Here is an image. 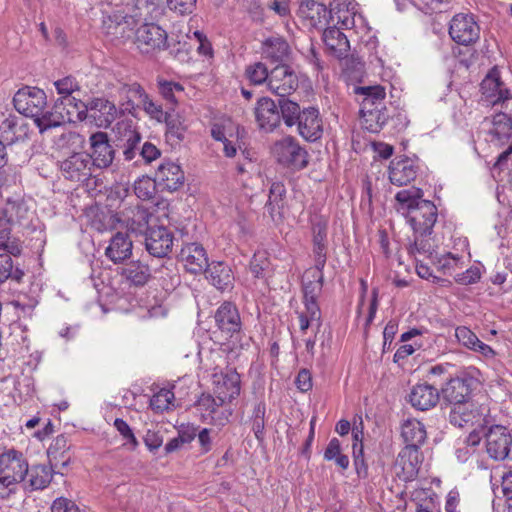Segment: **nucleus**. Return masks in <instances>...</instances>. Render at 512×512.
Listing matches in <instances>:
<instances>
[{
    "label": "nucleus",
    "instance_id": "f257e3e1",
    "mask_svg": "<svg viewBox=\"0 0 512 512\" xmlns=\"http://www.w3.org/2000/svg\"><path fill=\"white\" fill-rule=\"evenodd\" d=\"M28 473L23 453L9 449L0 453V499H8Z\"/></svg>",
    "mask_w": 512,
    "mask_h": 512
},
{
    "label": "nucleus",
    "instance_id": "f03ea898",
    "mask_svg": "<svg viewBox=\"0 0 512 512\" xmlns=\"http://www.w3.org/2000/svg\"><path fill=\"white\" fill-rule=\"evenodd\" d=\"M128 8V11L115 10L104 17L103 23L107 27V32L117 29L123 23H129V19L145 21L157 20L161 17L163 9L160 5V0H135L133 7ZM114 34L116 32H113Z\"/></svg>",
    "mask_w": 512,
    "mask_h": 512
},
{
    "label": "nucleus",
    "instance_id": "7ed1b4c3",
    "mask_svg": "<svg viewBox=\"0 0 512 512\" xmlns=\"http://www.w3.org/2000/svg\"><path fill=\"white\" fill-rule=\"evenodd\" d=\"M329 19L330 24L353 30L355 34H366L369 31L368 23L354 0H334L331 3Z\"/></svg>",
    "mask_w": 512,
    "mask_h": 512
},
{
    "label": "nucleus",
    "instance_id": "20e7f679",
    "mask_svg": "<svg viewBox=\"0 0 512 512\" xmlns=\"http://www.w3.org/2000/svg\"><path fill=\"white\" fill-rule=\"evenodd\" d=\"M485 121L491 125L488 130L489 142L497 147L508 144V147L499 154L495 164V166L502 168L512 154V142L510 141L512 139V120L506 113L501 112Z\"/></svg>",
    "mask_w": 512,
    "mask_h": 512
},
{
    "label": "nucleus",
    "instance_id": "39448f33",
    "mask_svg": "<svg viewBox=\"0 0 512 512\" xmlns=\"http://www.w3.org/2000/svg\"><path fill=\"white\" fill-rule=\"evenodd\" d=\"M272 153L277 162L284 167L301 170L308 165V153L293 137H285L277 141Z\"/></svg>",
    "mask_w": 512,
    "mask_h": 512
},
{
    "label": "nucleus",
    "instance_id": "423d86ee",
    "mask_svg": "<svg viewBox=\"0 0 512 512\" xmlns=\"http://www.w3.org/2000/svg\"><path fill=\"white\" fill-rule=\"evenodd\" d=\"M476 373H478V371L472 369L471 371H464L457 377L450 379L442 388L444 399L453 406L470 402V395L478 384V379L474 375Z\"/></svg>",
    "mask_w": 512,
    "mask_h": 512
},
{
    "label": "nucleus",
    "instance_id": "0eeeda50",
    "mask_svg": "<svg viewBox=\"0 0 512 512\" xmlns=\"http://www.w3.org/2000/svg\"><path fill=\"white\" fill-rule=\"evenodd\" d=\"M135 43L142 53H154L168 47V35L159 25L145 22L136 30Z\"/></svg>",
    "mask_w": 512,
    "mask_h": 512
},
{
    "label": "nucleus",
    "instance_id": "6e6552de",
    "mask_svg": "<svg viewBox=\"0 0 512 512\" xmlns=\"http://www.w3.org/2000/svg\"><path fill=\"white\" fill-rule=\"evenodd\" d=\"M13 104L20 114L34 118L40 115L42 108L47 107V96L40 88L25 86L15 93Z\"/></svg>",
    "mask_w": 512,
    "mask_h": 512
},
{
    "label": "nucleus",
    "instance_id": "1a4fd4ad",
    "mask_svg": "<svg viewBox=\"0 0 512 512\" xmlns=\"http://www.w3.org/2000/svg\"><path fill=\"white\" fill-rule=\"evenodd\" d=\"M61 175L69 181L85 182L92 176L93 163L86 152H74L59 161Z\"/></svg>",
    "mask_w": 512,
    "mask_h": 512
},
{
    "label": "nucleus",
    "instance_id": "9d476101",
    "mask_svg": "<svg viewBox=\"0 0 512 512\" xmlns=\"http://www.w3.org/2000/svg\"><path fill=\"white\" fill-rule=\"evenodd\" d=\"M224 403L210 394H202L196 403V410L203 422L224 426L231 415V412L223 406Z\"/></svg>",
    "mask_w": 512,
    "mask_h": 512
},
{
    "label": "nucleus",
    "instance_id": "9b49d317",
    "mask_svg": "<svg viewBox=\"0 0 512 512\" xmlns=\"http://www.w3.org/2000/svg\"><path fill=\"white\" fill-rule=\"evenodd\" d=\"M449 34L456 43L469 45L478 40L480 28L472 15L457 14L450 22Z\"/></svg>",
    "mask_w": 512,
    "mask_h": 512
},
{
    "label": "nucleus",
    "instance_id": "f8f14e48",
    "mask_svg": "<svg viewBox=\"0 0 512 512\" xmlns=\"http://www.w3.org/2000/svg\"><path fill=\"white\" fill-rule=\"evenodd\" d=\"M267 87L273 94L284 98L297 89L298 77L290 67L279 65L271 70Z\"/></svg>",
    "mask_w": 512,
    "mask_h": 512
},
{
    "label": "nucleus",
    "instance_id": "ddd939ff",
    "mask_svg": "<svg viewBox=\"0 0 512 512\" xmlns=\"http://www.w3.org/2000/svg\"><path fill=\"white\" fill-rule=\"evenodd\" d=\"M512 445V436L506 427L492 426L486 433V450L494 460H504L508 457Z\"/></svg>",
    "mask_w": 512,
    "mask_h": 512
},
{
    "label": "nucleus",
    "instance_id": "4468645a",
    "mask_svg": "<svg viewBox=\"0 0 512 512\" xmlns=\"http://www.w3.org/2000/svg\"><path fill=\"white\" fill-rule=\"evenodd\" d=\"M174 235L167 227L153 226L145 234V246L149 254L162 258L167 256L173 248Z\"/></svg>",
    "mask_w": 512,
    "mask_h": 512
},
{
    "label": "nucleus",
    "instance_id": "2eb2a0df",
    "mask_svg": "<svg viewBox=\"0 0 512 512\" xmlns=\"http://www.w3.org/2000/svg\"><path fill=\"white\" fill-rule=\"evenodd\" d=\"M91 163L93 167L108 168L115 157V151L111 146L108 135L105 132H95L89 137Z\"/></svg>",
    "mask_w": 512,
    "mask_h": 512
},
{
    "label": "nucleus",
    "instance_id": "dca6fc26",
    "mask_svg": "<svg viewBox=\"0 0 512 512\" xmlns=\"http://www.w3.org/2000/svg\"><path fill=\"white\" fill-rule=\"evenodd\" d=\"M437 216V207L433 202L426 200L425 202H420L418 207L410 211L406 220L413 232L425 234L432 233Z\"/></svg>",
    "mask_w": 512,
    "mask_h": 512
},
{
    "label": "nucleus",
    "instance_id": "f3484780",
    "mask_svg": "<svg viewBox=\"0 0 512 512\" xmlns=\"http://www.w3.org/2000/svg\"><path fill=\"white\" fill-rule=\"evenodd\" d=\"M212 381L217 398L222 402L231 401L240 394V375L235 370L213 372Z\"/></svg>",
    "mask_w": 512,
    "mask_h": 512
},
{
    "label": "nucleus",
    "instance_id": "a211bd4d",
    "mask_svg": "<svg viewBox=\"0 0 512 512\" xmlns=\"http://www.w3.org/2000/svg\"><path fill=\"white\" fill-rule=\"evenodd\" d=\"M421 465V454L419 449L404 447L398 454L395 461L396 475L402 481H413L419 472Z\"/></svg>",
    "mask_w": 512,
    "mask_h": 512
},
{
    "label": "nucleus",
    "instance_id": "6ab92c4d",
    "mask_svg": "<svg viewBox=\"0 0 512 512\" xmlns=\"http://www.w3.org/2000/svg\"><path fill=\"white\" fill-rule=\"evenodd\" d=\"M482 100L488 105L505 104L511 95L508 88L500 80L496 70H492L481 82Z\"/></svg>",
    "mask_w": 512,
    "mask_h": 512
},
{
    "label": "nucleus",
    "instance_id": "aec40b11",
    "mask_svg": "<svg viewBox=\"0 0 512 512\" xmlns=\"http://www.w3.org/2000/svg\"><path fill=\"white\" fill-rule=\"evenodd\" d=\"M330 10L322 3L314 0H304L301 2L298 15L311 28L323 29L330 24Z\"/></svg>",
    "mask_w": 512,
    "mask_h": 512
},
{
    "label": "nucleus",
    "instance_id": "412c9836",
    "mask_svg": "<svg viewBox=\"0 0 512 512\" xmlns=\"http://www.w3.org/2000/svg\"><path fill=\"white\" fill-rule=\"evenodd\" d=\"M120 221L130 233L145 235L152 228L153 215L143 206L129 208L122 214Z\"/></svg>",
    "mask_w": 512,
    "mask_h": 512
},
{
    "label": "nucleus",
    "instance_id": "4be33fe9",
    "mask_svg": "<svg viewBox=\"0 0 512 512\" xmlns=\"http://www.w3.org/2000/svg\"><path fill=\"white\" fill-rule=\"evenodd\" d=\"M88 115L97 127L107 128L117 118L118 110L113 102L104 98H94L87 103Z\"/></svg>",
    "mask_w": 512,
    "mask_h": 512
},
{
    "label": "nucleus",
    "instance_id": "5701e85b",
    "mask_svg": "<svg viewBox=\"0 0 512 512\" xmlns=\"http://www.w3.org/2000/svg\"><path fill=\"white\" fill-rule=\"evenodd\" d=\"M155 178L158 185L163 189L170 192L176 191L184 184L185 176L180 165L166 160L158 167Z\"/></svg>",
    "mask_w": 512,
    "mask_h": 512
},
{
    "label": "nucleus",
    "instance_id": "b1692460",
    "mask_svg": "<svg viewBox=\"0 0 512 512\" xmlns=\"http://www.w3.org/2000/svg\"><path fill=\"white\" fill-rule=\"evenodd\" d=\"M65 107H62V102L57 99L54 105L47 109L42 108L39 116L33 118L35 125L38 127L40 133L59 127L67 122H71L70 112H64Z\"/></svg>",
    "mask_w": 512,
    "mask_h": 512
},
{
    "label": "nucleus",
    "instance_id": "393cba45",
    "mask_svg": "<svg viewBox=\"0 0 512 512\" xmlns=\"http://www.w3.org/2000/svg\"><path fill=\"white\" fill-rule=\"evenodd\" d=\"M121 90L127 94L130 101L137 100L151 118L158 122L166 119V113L163 111L162 106L154 102L138 83L124 84Z\"/></svg>",
    "mask_w": 512,
    "mask_h": 512
},
{
    "label": "nucleus",
    "instance_id": "a878e982",
    "mask_svg": "<svg viewBox=\"0 0 512 512\" xmlns=\"http://www.w3.org/2000/svg\"><path fill=\"white\" fill-rule=\"evenodd\" d=\"M296 124L300 136L307 141L314 142L322 136L323 122L318 109L314 107L304 109Z\"/></svg>",
    "mask_w": 512,
    "mask_h": 512
},
{
    "label": "nucleus",
    "instance_id": "bb28decb",
    "mask_svg": "<svg viewBox=\"0 0 512 512\" xmlns=\"http://www.w3.org/2000/svg\"><path fill=\"white\" fill-rule=\"evenodd\" d=\"M255 118L259 127L271 132L280 124V112L275 102L267 97L257 101L255 107Z\"/></svg>",
    "mask_w": 512,
    "mask_h": 512
},
{
    "label": "nucleus",
    "instance_id": "cd10ccee",
    "mask_svg": "<svg viewBox=\"0 0 512 512\" xmlns=\"http://www.w3.org/2000/svg\"><path fill=\"white\" fill-rule=\"evenodd\" d=\"M180 260L185 269L192 274L200 273L208 267L207 253L198 243L186 244L181 249Z\"/></svg>",
    "mask_w": 512,
    "mask_h": 512
},
{
    "label": "nucleus",
    "instance_id": "c85d7f7f",
    "mask_svg": "<svg viewBox=\"0 0 512 512\" xmlns=\"http://www.w3.org/2000/svg\"><path fill=\"white\" fill-rule=\"evenodd\" d=\"M389 180L396 186H403L409 184L417 176V166L410 158H395L390 162Z\"/></svg>",
    "mask_w": 512,
    "mask_h": 512
},
{
    "label": "nucleus",
    "instance_id": "c756f323",
    "mask_svg": "<svg viewBox=\"0 0 512 512\" xmlns=\"http://www.w3.org/2000/svg\"><path fill=\"white\" fill-rule=\"evenodd\" d=\"M215 321L226 337H232L241 329V320L236 306L230 302L223 303L216 311Z\"/></svg>",
    "mask_w": 512,
    "mask_h": 512
},
{
    "label": "nucleus",
    "instance_id": "7c9ffc66",
    "mask_svg": "<svg viewBox=\"0 0 512 512\" xmlns=\"http://www.w3.org/2000/svg\"><path fill=\"white\" fill-rule=\"evenodd\" d=\"M482 417L483 413L475 406V404L467 402L452 406L449 414V421L456 427L464 428L480 424Z\"/></svg>",
    "mask_w": 512,
    "mask_h": 512
},
{
    "label": "nucleus",
    "instance_id": "2f4dec72",
    "mask_svg": "<svg viewBox=\"0 0 512 512\" xmlns=\"http://www.w3.org/2000/svg\"><path fill=\"white\" fill-rule=\"evenodd\" d=\"M438 401V390L433 385L427 383L413 386L409 393V402L420 411H426L435 407Z\"/></svg>",
    "mask_w": 512,
    "mask_h": 512
},
{
    "label": "nucleus",
    "instance_id": "473e14b6",
    "mask_svg": "<svg viewBox=\"0 0 512 512\" xmlns=\"http://www.w3.org/2000/svg\"><path fill=\"white\" fill-rule=\"evenodd\" d=\"M313 235V252L317 266L323 267L326 262L328 221L323 217H314L311 220Z\"/></svg>",
    "mask_w": 512,
    "mask_h": 512
},
{
    "label": "nucleus",
    "instance_id": "72a5a7b5",
    "mask_svg": "<svg viewBox=\"0 0 512 512\" xmlns=\"http://www.w3.org/2000/svg\"><path fill=\"white\" fill-rule=\"evenodd\" d=\"M304 306L318 305L317 299L322 292L323 275L319 268L305 272L302 281Z\"/></svg>",
    "mask_w": 512,
    "mask_h": 512
},
{
    "label": "nucleus",
    "instance_id": "f704fd0d",
    "mask_svg": "<svg viewBox=\"0 0 512 512\" xmlns=\"http://www.w3.org/2000/svg\"><path fill=\"white\" fill-rule=\"evenodd\" d=\"M28 127L17 117L9 116L0 124V142L5 146L27 138Z\"/></svg>",
    "mask_w": 512,
    "mask_h": 512
},
{
    "label": "nucleus",
    "instance_id": "c9c22d12",
    "mask_svg": "<svg viewBox=\"0 0 512 512\" xmlns=\"http://www.w3.org/2000/svg\"><path fill=\"white\" fill-rule=\"evenodd\" d=\"M132 241L127 234L117 232L105 249L106 257L113 263H121L132 255Z\"/></svg>",
    "mask_w": 512,
    "mask_h": 512
},
{
    "label": "nucleus",
    "instance_id": "e433bc0d",
    "mask_svg": "<svg viewBox=\"0 0 512 512\" xmlns=\"http://www.w3.org/2000/svg\"><path fill=\"white\" fill-rule=\"evenodd\" d=\"M207 278L218 290L229 291L234 285V275L229 265L224 262H213L208 265Z\"/></svg>",
    "mask_w": 512,
    "mask_h": 512
},
{
    "label": "nucleus",
    "instance_id": "4c0bfd02",
    "mask_svg": "<svg viewBox=\"0 0 512 512\" xmlns=\"http://www.w3.org/2000/svg\"><path fill=\"white\" fill-rule=\"evenodd\" d=\"M423 199V191L420 188L410 187L408 189L400 190L395 195V209L402 216L407 218L410 211L420 205V202H425Z\"/></svg>",
    "mask_w": 512,
    "mask_h": 512
},
{
    "label": "nucleus",
    "instance_id": "58836bf2",
    "mask_svg": "<svg viewBox=\"0 0 512 512\" xmlns=\"http://www.w3.org/2000/svg\"><path fill=\"white\" fill-rule=\"evenodd\" d=\"M262 54L273 62H282L288 59L290 46L287 41L278 35L270 36L262 42Z\"/></svg>",
    "mask_w": 512,
    "mask_h": 512
},
{
    "label": "nucleus",
    "instance_id": "ea45409f",
    "mask_svg": "<svg viewBox=\"0 0 512 512\" xmlns=\"http://www.w3.org/2000/svg\"><path fill=\"white\" fill-rule=\"evenodd\" d=\"M211 136L223 144V151L227 157L235 156L238 147V134H233L232 123L214 124L211 128Z\"/></svg>",
    "mask_w": 512,
    "mask_h": 512
},
{
    "label": "nucleus",
    "instance_id": "a19ab883",
    "mask_svg": "<svg viewBox=\"0 0 512 512\" xmlns=\"http://www.w3.org/2000/svg\"><path fill=\"white\" fill-rule=\"evenodd\" d=\"M432 233L414 232V241L409 245V254L414 256L415 259L422 256L423 258L431 259L432 261L437 258L436 255V242L431 237Z\"/></svg>",
    "mask_w": 512,
    "mask_h": 512
},
{
    "label": "nucleus",
    "instance_id": "79ce46f5",
    "mask_svg": "<svg viewBox=\"0 0 512 512\" xmlns=\"http://www.w3.org/2000/svg\"><path fill=\"white\" fill-rule=\"evenodd\" d=\"M401 436L406 443L405 447L419 449L426 439V430L420 421L408 418L402 423Z\"/></svg>",
    "mask_w": 512,
    "mask_h": 512
},
{
    "label": "nucleus",
    "instance_id": "37998d69",
    "mask_svg": "<svg viewBox=\"0 0 512 512\" xmlns=\"http://www.w3.org/2000/svg\"><path fill=\"white\" fill-rule=\"evenodd\" d=\"M323 41L326 47L334 54L341 56L349 49L347 36L341 32V28L329 24L323 29Z\"/></svg>",
    "mask_w": 512,
    "mask_h": 512
},
{
    "label": "nucleus",
    "instance_id": "c03bdc74",
    "mask_svg": "<svg viewBox=\"0 0 512 512\" xmlns=\"http://www.w3.org/2000/svg\"><path fill=\"white\" fill-rule=\"evenodd\" d=\"M121 275L135 286H143L149 280L151 273L149 266L139 260L127 263L121 271Z\"/></svg>",
    "mask_w": 512,
    "mask_h": 512
},
{
    "label": "nucleus",
    "instance_id": "a18cd8bd",
    "mask_svg": "<svg viewBox=\"0 0 512 512\" xmlns=\"http://www.w3.org/2000/svg\"><path fill=\"white\" fill-rule=\"evenodd\" d=\"M360 113L364 128L372 133L379 132L388 120L385 106L373 107L372 109H360Z\"/></svg>",
    "mask_w": 512,
    "mask_h": 512
},
{
    "label": "nucleus",
    "instance_id": "49530a36",
    "mask_svg": "<svg viewBox=\"0 0 512 512\" xmlns=\"http://www.w3.org/2000/svg\"><path fill=\"white\" fill-rule=\"evenodd\" d=\"M355 92L364 96L361 109L384 106L386 92L385 88L380 85L357 87Z\"/></svg>",
    "mask_w": 512,
    "mask_h": 512
},
{
    "label": "nucleus",
    "instance_id": "de8ad7c7",
    "mask_svg": "<svg viewBox=\"0 0 512 512\" xmlns=\"http://www.w3.org/2000/svg\"><path fill=\"white\" fill-rule=\"evenodd\" d=\"M32 489L38 490L45 488L52 479L51 469L44 465L33 466L28 468L27 475Z\"/></svg>",
    "mask_w": 512,
    "mask_h": 512
},
{
    "label": "nucleus",
    "instance_id": "09e8293b",
    "mask_svg": "<svg viewBox=\"0 0 512 512\" xmlns=\"http://www.w3.org/2000/svg\"><path fill=\"white\" fill-rule=\"evenodd\" d=\"M299 327L302 332H306L309 327L316 325L319 329L321 325V310L319 305L304 306V310L298 313Z\"/></svg>",
    "mask_w": 512,
    "mask_h": 512
},
{
    "label": "nucleus",
    "instance_id": "8fccbe9b",
    "mask_svg": "<svg viewBox=\"0 0 512 512\" xmlns=\"http://www.w3.org/2000/svg\"><path fill=\"white\" fill-rule=\"evenodd\" d=\"M58 100L62 102V107H65L64 112H70L71 122L74 121V119L84 120L87 118L88 107L87 104L83 103L81 100L73 96L60 97Z\"/></svg>",
    "mask_w": 512,
    "mask_h": 512
},
{
    "label": "nucleus",
    "instance_id": "3c124183",
    "mask_svg": "<svg viewBox=\"0 0 512 512\" xmlns=\"http://www.w3.org/2000/svg\"><path fill=\"white\" fill-rule=\"evenodd\" d=\"M245 76L247 80L253 85H261L264 83L268 85L270 73L268 72V68L264 63L254 62L246 67Z\"/></svg>",
    "mask_w": 512,
    "mask_h": 512
},
{
    "label": "nucleus",
    "instance_id": "603ef678",
    "mask_svg": "<svg viewBox=\"0 0 512 512\" xmlns=\"http://www.w3.org/2000/svg\"><path fill=\"white\" fill-rule=\"evenodd\" d=\"M324 459L328 461L334 460L336 465L343 470L349 466V458L341 453V444L337 438H332L329 441L324 451Z\"/></svg>",
    "mask_w": 512,
    "mask_h": 512
},
{
    "label": "nucleus",
    "instance_id": "864d4df0",
    "mask_svg": "<svg viewBox=\"0 0 512 512\" xmlns=\"http://www.w3.org/2000/svg\"><path fill=\"white\" fill-rule=\"evenodd\" d=\"M117 133L121 147L136 148L141 141L140 134L127 122L117 123Z\"/></svg>",
    "mask_w": 512,
    "mask_h": 512
},
{
    "label": "nucleus",
    "instance_id": "5fc2aeb1",
    "mask_svg": "<svg viewBox=\"0 0 512 512\" xmlns=\"http://www.w3.org/2000/svg\"><path fill=\"white\" fill-rule=\"evenodd\" d=\"M280 119L283 118L288 127L295 125L300 119L301 112L299 105L291 100L282 99L279 101Z\"/></svg>",
    "mask_w": 512,
    "mask_h": 512
},
{
    "label": "nucleus",
    "instance_id": "6e6d98bb",
    "mask_svg": "<svg viewBox=\"0 0 512 512\" xmlns=\"http://www.w3.org/2000/svg\"><path fill=\"white\" fill-rule=\"evenodd\" d=\"M3 199L5 200V205L13 218V222L21 221L27 217L28 207L20 194H15L13 197L7 195Z\"/></svg>",
    "mask_w": 512,
    "mask_h": 512
},
{
    "label": "nucleus",
    "instance_id": "4d7b16f0",
    "mask_svg": "<svg viewBox=\"0 0 512 512\" xmlns=\"http://www.w3.org/2000/svg\"><path fill=\"white\" fill-rule=\"evenodd\" d=\"M0 250L11 256H19L22 252V246L18 239L10 236V228L0 229Z\"/></svg>",
    "mask_w": 512,
    "mask_h": 512
},
{
    "label": "nucleus",
    "instance_id": "13d9d810",
    "mask_svg": "<svg viewBox=\"0 0 512 512\" xmlns=\"http://www.w3.org/2000/svg\"><path fill=\"white\" fill-rule=\"evenodd\" d=\"M156 178L142 177L134 183V193L141 200H149L156 193Z\"/></svg>",
    "mask_w": 512,
    "mask_h": 512
},
{
    "label": "nucleus",
    "instance_id": "bf43d9fd",
    "mask_svg": "<svg viewBox=\"0 0 512 512\" xmlns=\"http://www.w3.org/2000/svg\"><path fill=\"white\" fill-rule=\"evenodd\" d=\"M174 393L169 389H161L150 400V407L156 412L168 410L173 405Z\"/></svg>",
    "mask_w": 512,
    "mask_h": 512
},
{
    "label": "nucleus",
    "instance_id": "052dcab7",
    "mask_svg": "<svg viewBox=\"0 0 512 512\" xmlns=\"http://www.w3.org/2000/svg\"><path fill=\"white\" fill-rule=\"evenodd\" d=\"M186 38L189 40V46H196V49L199 52V54L203 56L212 55L211 44L201 31L195 30L191 35L189 30L186 33Z\"/></svg>",
    "mask_w": 512,
    "mask_h": 512
},
{
    "label": "nucleus",
    "instance_id": "680f3d73",
    "mask_svg": "<svg viewBox=\"0 0 512 512\" xmlns=\"http://www.w3.org/2000/svg\"><path fill=\"white\" fill-rule=\"evenodd\" d=\"M12 259L7 254H0V283L4 282L10 276H13L17 281H20L23 273L16 269L14 273H12Z\"/></svg>",
    "mask_w": 512,
    "mask_h": 512
},
{
    "label": "nucleus",
    "instance_id": "e2e57ef3",
    "mask_svg": "<svg viewBox=\"0 0 512 512\" xmlns=\"http://www.w3.org/2000/svg\"><path fill=\"white\" fill-rule=\"evenodd\" d=\"M455 336L460 344L472 350L480 341L477 335L466 326H459L455 330Z\"/></svg>",
    "mask_w": 512,
    "mask_h": 512
},
{
    "label": "nucleus",
    "instance_id": "0e129e2a",
    "mask_svg": "<svg viewBox=\"0 0 512 512\" xmlns=\"http://www.w3.org/2000/svg\"><path fill=\"white\" fill-rule=\"evenodd\" d=\"M18 176L11 169H2L0 170V195L2 198H5L9 194L8 188L11 186H15L19 189L18 185Z\"/></svg>",
    "mask_w": 512,
    "mask_h": 512
},
{
    "label": "nucleus",
    "instance_id": "69168bd1",
    "mask_svg": "<svg viewBox=\"0 0 512 512\" xmlns=\"http://www.w3.org/2000/svg\"><path fill=\"white\" fill-rule=\"evenodd\" d=\"M114 427L119 434L126 440L125 445H129L131 449H135L138 446V441L126 421L117 418L114 421Z\"/></svg>",
    "mask_w": 512,
    "mask_h": 512
},
{
    "label": "nucleus",
    "instance_id": "338daca9",
    "mask_svg": "<svg viewBox=\"0 0 512 512\" xmlns=\"http://www.w3.org/2000/svg\"><path fill=\"white\" fill-rule=\"evenodd\" d=\"M54 86L60 97H70L73 92L79 89L78 83L70 76L55 81Z\"/></svg>",
    "mask_w": 512,
    "mask_h": 512
},
{
    "label": "nucleus",
    "instance_id": "774afa93",
    "mask_svg": "<svg viewBox=\"0 0 512 512\" xmlns=\"http://www.w3.org/2000/svg\"><path fill=\"white\" fill-rule=\"evenodd\" d=\"M51 512H80L78 506L70 499L59 497L54 500Z\"/></svg>",
    "mask_w": 512,
    "mask_h": 512
}]
</instances>
